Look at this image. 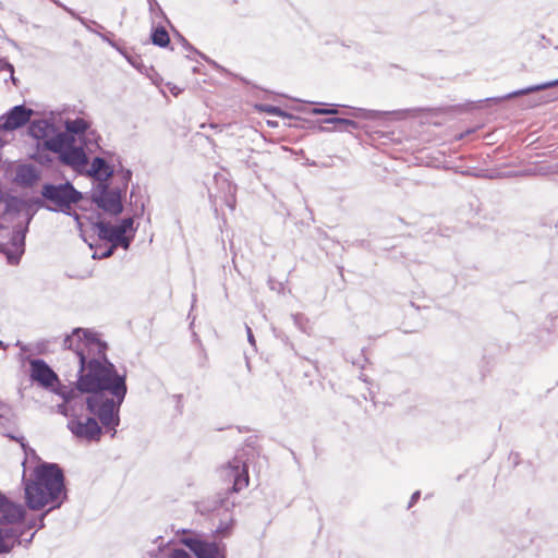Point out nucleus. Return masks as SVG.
Instances as JSON below:
<instances>
[{
  "label": "nucleus",
  "mask_w": 558,
  "mask_h": 558,
  "mask_svg": "<svg viewBox=\"0 0 558 558\" xmlns=\"http://www.w3.org/2000/svg\"><path fill=\"white\" fill-rule=\"evenodd\" d=\"M420 496H421V493L418 490L413 493V495L411 496L410 502H409V508H411L418 500Z\"/></svg>",
  "instance_id": "43"
},
{
  "label": "nucleus",
  "mask_w": 558,
  "mask_h": 558,
  "mask_svg": "<svg viewBox=\"0 0 558 558\" xmlns=\"http://www.w3.org/2000/svg\"><path fill=\"white\" fill-rule=\"evenodd\" d=\"M63 348L70 350L75 355L77 363L81 364L82 355L85 357V362L93 359L102 361L108 359L107 342L100 340L97 333L90 329L74 328L70 335H66L63 339Z\"/></svg>",
  "instance_id": "4"
},
{
  "label": "nucleus",
  "mask_w": 558,
  "mask_h": 558,
  "mask_svg": "<svg viewBox=\"0 0 558 558\" xmlns=\"http://www.w3.org/2000/svg\"><path fill=\"white\" fill-rule=\"evenodd\" d=\"M121 172H122V186H121V189L125 193L128 184H129V182L132 179V171L129 170V169H123Z\"/></svg>",
  "instance_id": "34"
},
{
  "label": "nucleus",
  "mask_w": 558,
  "mask_h": 558,
  "mask_svg": "<svg viewBox=\"0 0 558 558\" xmlns=\"http://www.w3.org/2000/svg\"><path fill=\"white\" fill-rule=\"evenodd\" d=\"M147 2H148V5H149V11H150L151 14L155 15V17L163 19V20H166L169 23L166 14L163 12V10L158 4L157 0H147Z\"/></svg>",
  "instance_id": "31"
},
{
  "label": "nucleus",
  "mask_w": 558,
  "mask_h": 558,
  "mask_svg": "<svg viewBox=\"0 0 558 558\" xmlns=\"http://www.w3.org/2000/svg\"><path fill=\"white\" fill-rule=\"evenodd\" d=\"M66 426L76 438L87 441H99L102 430L106 429L99 418L94 414L93 416H87L85 420H82L78 415L72 417ZM105 432L108 433L107 430ZM109 433L110 435L112 434V432Z\"/></svg>",
  "instance_id": "9"
},
{
  "label": "nucleus",
  "mask_w": 558,
  "mask_h": 558,
  "mask_svg": "<svg viewBox=\"0 0 558 558\" xmlns=\"http://www.w3.org/2000/svg\"><path fill=\"white\" fill-rule=\"evenodd\" d=\"M88 129L89 123L82 118L65 121V133L71 136L83 135Z\"/></svg>",
  "instance_id": "22"
},
{
  "label": "nucleus",
  "mask_w": 558,
  "mask_h": 558,
  "mask_svg": "<svg viewBox=\"0 0 558 558\" xmlns=\"http://www.w3.org/2000/svg\"><path fill=\"white\" fill-rule=\"evenodd\" d=\"M3 130H0V132H2ZM7 144V140H4L1 135H0V149Z\"/></svg>",
  "instance_id": "52"
},
{
  "label": "nucleus",
  "mask_w": 558,
  "mask_h": 558,
  "mask_svg": "<svg viewBox=\"0 0 558 558\" xmlns=\"http://www.w3.org/2000/svg\"><path fill=\"white\" fill-rule=\"evenodd\" d=\"M40 194L45 201L53 205H46V209L50 211H61L68 216H72L76 221L77 228L80 230L83 229L81 216L72 211V206L77 204L83 198V195L71 182L66 181L60 184L45 183L41 186Z\"/></svg>",
  "instance_id": "6"
},
{
  "label": "nucleus",
  "mask_w": 558,
  "mask_h": 558,
  "mask_svg": "<svg viewBox=\"0 0 558 558\" xmlns=\"http://www.w3.org/2000/svg\"><path fill=\"white\" fill-rule=\"evenodd\" d=\"M0 530H1V534L4 537V539L7 541V543L12 544V548L16 544H20L21 533H19L15 527L4 526V527H0Z\"/></svg>",
  "instance_id": "25"
},
{
  "label": "nucleus",
  "mask_w": 558,
  "mask_h": 558,
  "mask_svg": "<svg viewBox=\"0 0 558 558\" xmlns=\"http://www.w3.org/2000/svg\"><path fill=\"white\" fill-rule=\"evenodd\" d=\"M32 218L21 198L8 196L0 199V231L10 230V240L0 243V253L5 255L10 265H17L25 252V238Z\"/></svg>",
  "instance_id": "3"
},
{
  "label": "nucleus",
  "mask_w": 558,
  "mask_h": 558,
  "mask_svg": "<svg viewBox=\"0 0 558 558\" xmlns=\"http://www.w3.org/2000/svg\"><path fill=\"white\" fill-rule=\"evenodd\" d=\"M197 558H227V547L225 544L207 542L198 536H187L181 539Z\"/></svg>",
  "instance_id": "10"
},
{
  "label": "nucleus",
  "mask_w": 558,
  "mask_h": 558,
  "mask_svg": "<svg viewBox=\"0 0 558 558\" xmlns=\"http://www.w3.org/2000/svg\"><path fill=\"white\" fill-rule=\"evenodd\" d=\"M90 223L93 225L94 231L97 232V235L100 240H105L109 242L113 247H118V241L120 235L122 234L114 226L109 222H105L97 216L94 221L93 218H89Z\"/></svg>",
  "instance_id": "14"
},
{
  "label": "nucleus",
  "mask_w": 558,
  "mask_h": 558,
  "mask_svg": "<svg viewBox=\"0 0 558 558\" xmlns=\"http://www.w3.org/2000/svg\"><path fill=\"white\" fill-rule=\"evenodd\" d=\"M7 504V497L0 492V510L5 506Z\"/></svg>",
  "instance_id": "48"
},
{
  "label": "nucleus",
  "mask_w": 558,
  "mask_h": 558,
  "mask_svg": "<svg viewBox=\"0 0 558 558\" xmlns=\"http://www.w3.org/2000/svg\"><path fill=\"white\" fill-rule=\"evenodd\" d=\"M25 502L31 510H40L51 504L60 508L66 500L65 477L57 463L43 462L34 470V478L25 481Z\"/></svg>",
  "instance_id": "2"
},
{
  "label": "nucleus",
  "mask_w": 558,
  "mask_h": 558,
  "mask_svg": "<svg viewBox=\"0 0 558 558\" xmlns=\"http://www.w3.org/2000/svg\"><path fill=\"white\" fill-rule=\"evenodd\" d=\"M121 233L126 234L128 231L135 232L133 217L123 218L121 222L114 226Z\"/></svg>",
  "instance_id": "28"
},
{
  "label": "nucleus",
  "mask_w": 558,
  "mask_h": 558,
  "mask_svg": "<svg viewBox=\"0 0 558 558\" xmlns=\"http://www.w3.org/2000/svg\"><path fill=\"white\" fill-rule=\"evenodd\" d=\"M60 161L72 168H80L87 163V156L81 146L70 144L59 156Z\"/></svg>",
  "instance_id": "15"
},
{
  "label": "nucleus",
  "mask_w": 558,
  "mask_h": 558,
  "mask_svg": "<svg viewBox=\"0 0 558 558\" xmlns=\"http://www.w3.org/2000/svg\"><path fill=\"white\" fill-rule=\"evenodd\" d=\"M338 106L331 105L330 108H327L326 116H335L338 114L339 110L337 108Z\"/></svg>",
  "instance_id": "45"
},
{
  "label": "nucleus",
  "mask_w": 558,
  "mask_h": 558,
  "mask_svg": "<svg viewBox=\"0 0 558 558\" xmlns=\"http://www.w3.org/2000/svg\"><path fill=\"white\" fill-rule=\"evenodd\" d=\"M132 240H133V235L128 236L126 234L122 233L118 241V247L121 246L124 250H128L131 245Z\"/></svg>",
  "instance_id": "35"
},
{
  "label": "nucleus",
  "mask_w": 558,
  "mask_h": 558,
  "mask_svg": "<svg viewBox=\"0 0 558 558\" xmlns=\"http://www.w3.org/2000/svg\"><path fill=\"white\" fill-rule=\"evenodd\" d=\"M326 111H327V108H322L319 106L312 109V113H314V114H325L326 116Z\"/></svg>",
  "instance_id": "46"
},
{
  "label": "nucleus",
  "mask_w": 558,
  "mask_h": 558,
  "mask_svg": "<svg viewBox=\"0 0 558 558\" xmlns=\"http://www.w3.org/2000/svg\"><path fill=\"white\" fill-rule=\"evenodd\" d=\"M0 348H1V349H5V348H7V345H5V344L3 343V341H1V340H0Z\"/></svg>",
  "instance_id": "53"
},
{
  "label": "nucleus",
  "mask_w": 558,
  "mask_h": 558,
  "mask_svg": "<svg viewBox=\"0 0 558 558\" xmlns=\"http://www.w3.org/2000/svg\"><path fill=\"white\" fill-rule=\"evenodd\" d=\"M260 109L267 113H270V114H274L277 117L292 118L291 114H289L288 112H286L284 110H282L279 107H276V106L265 105V106H262Z\"/></svg>",
  "instance_id": "30"
},
{
  "label": "nucleus",
  "mask_w": 558,
  "mask_h": 558,
  "mask_svg": "<svg viewBox=\"0 0 558 558\" xmlns=\"http://www.w3.org/2000/svg\"><path fill=\"white\" fill-rule=\"evenodd\" d=\"M134 196V189L131 191V199L133 198Z\"/></svg>",
  "instance_id": "58"
},
{
  "label": "nucleus",
  "mask_w": 558,
  "mask_h": 558,
  "mask_svg": "<svg viewBox=\"0 0 558 558\" xmlns=\"http://www.w3.org/2000/svg\"><path fill=\"white\" fill-rule=\"evenodd\" d=\"M121 187H110L109 183H98L92 191L90 201L99 209L111 216H119L123 211Z\"/></svg>",
  "instance_id": "7"
},
{
  "label": "nucleus",
  "mask_w": 558,
  "mask_h": 558,
  "mask_svg": "<svg viewBox=\"0 0 558 558\" xmlns=\"http://www.w3.org/2000/svg\"><path fill=\"white\" fill-rule=\"evenodd\" d=\"M246 332H247V340L252 345H255V338L253 336L252 329L246 326Z\"/></svg>",
  "instance_id": "44"
},
{
  "label": "nucleus",
  "mask_w": 558,
  "mask_h": 558,
  "mask_svg": "<svg viewBox=\"0 0 558 558\" xmlns=\"http://www.w3.org/2000/svg\"><path fill=\"white\" fill-rule=\"evenodd\" d=\"M151 43L160 48H166L170 44V37L163 26L153 28L150 35Z\"/></svg>",
  "instance_id": "23"
},
{
  "label": "nucleus",
  "mask_w": 558,
  "mask_h": 558,
  "mask_svg": "<svg viewBox=\"0 0 558 558\" xmlns=\"http://www.w3.org/2000/svg\"><path fill=\"white\" fill-rule=\"evenodd\" d=\"M0 513L2 514L1 522L7 524H14L24 519L25 509L22 505L12 502L7 498V504L0 510Z\"/></svg>",
  "instance_id": "19"
},
{
  "label": "nucleus",
  "mask_w": 558,
  "mask_h": 558,
  "mask_svg": "<svg viewBox=\"0 0 558 558\" xmlns=\"http://www.w3.org/2000/svg\"><path fill=\"white\" fill-rule=\"evenodd\" d=\"M29 378L39 387L53 393H60L59 388H63L58 374L50 365L41 359L29 360Z\"/></svg>",
  "instance_id": "8"
},
{
  "label": "nucleus",
  "mask_w": 558,
  "mask_h": 558,
  "mask_svg": "<svg viewBox=\"0 0 558 558\" xmlns=\"http://www.w3.org/2000/svg\"><path fill=\"white\" fill-rule=\"evenodd\" d=\"M97 35H98V36H99L104 41L108 43L111 47H114V48L117 47V46H116V43H114L112 39H110V35H111V33H101V32H99V33H97Z\"/></svg>",
  "instance_id": "37"
},
{
  "label": "nucleus",
  "mask_w": 558,
  "mask_h": 558,
  "mask_svg": "<svg viewBox=\"0 0 558 558\" xmlns=\"http://www.w3.org/2000/svg\"><path fill=\"white\" fill-rule=\"evenodd\" d=\"M325 124H332L333 130L339 132H353L355 130L360 129L359 122L352 120V119H345V118H338V117H331L326 118L322 120ZM320 131L323 132H330L332 129L328 126H320Z\"/></svg>",
  "instance_id": "18"
},
{
  "label": "nucleus",
  "mask_w": 558,
  "mask_h": 558,
  "mask_svg": "<svg viewBox=\"0 0 558 558\" xmlns=\"http://www.w3.org/2000/svg\"><path fill=\"white\" fill-rule=\"evenodd\" d=\"M0 71H9L11 74L12 82L15 84V77L13 76L14 68L5 59H0Z\"/></svg>",
  "instance_id": "33"
},
{
  "label": "nucleus",
  "mask_w": 558,
  "mask_h": 558,
  "mask_svg": "<svg viewBox=\"0 0 558 558\" xmlns=\"http://www.w3.org/2000/svg\"><path fill=\"white\" fill-rule=\"evenodd\" d=\"M16 345L21 347V349H22V350H24V349H25V347H24V345H22L20 341H17V342H16Z\"/></svg>",
  "instance_id": "54"
},
{
  "label": "nucleus",
  "mask_w": 558,
  "mask_h": 558,
  "mask_svg": "<svg viewBox=\"0 0 558 558\" xmlns=\"http://www.w3.org/2000/svg\"><path fill=\"white\" fill-rule=\"evenodd\" d=\"M234 525V519L232 515H229L226 521H220L217 525L215 533L221 537H227L231 534Z\"/></svg>",
  "instance_id": "26"
},
{
  "label": "nucleus",
  "mask_w": 558,
  "mask_h": 558,
  "mask_svg": "<svg viewBox=\"0 0 558 558\" xmlns=\"http://www.w3.org/2000/svg\"><path fill=\"white\" fill-rule=\"evenodd\" d=\"M169 558H192L189 553L184 549H173L169 556Z\"/></svg>",
  "instance_id": "36"
},
{
  "label": "nucleus",
  "mask_w": 558,
  "mask_h": 558,
  "mask_svg": "<svg viewBox=\"0 0 558 558\" xmlns=\"http://www.w3.org/2000/svg\"><path fill=\"white\" fill-rule=\"evenodd\" d=\"M220 477L229 486L225 493L217 494L211 510L225 509L229 512L234 508V500L230 499V495L238 493L248 485V470L246 463L239 457H234L226 465L219 470Z\"/></svg>",
  "instance_id": "5"
},
{
  "label": "nucleus",
  "mask_w": 558,
  "mask_h": 558,
  "mask_svg": "<svg viewBox=\"0 0 558 558\" xmlns=\"http://www.w3.org/2000/svg\"><path fill=\"white\" fill-rule=\"evenodd\" d=\"M90 174L98 183H109L108 180L113 175V169L101 157H95L92 161Z\"/></svg>",
  "instance_id": "20"
},
{
  "label": "nucleus",
  "mask_w": 558,
  "mask_h": 558,
  "mask_svg": "<svg viewBox=\"0 0 558 558\" xmlns=\"http://www.w3.org/2000/svg\"><path fill=\"white\" fill-rule=\"evenodd\" d=\"M558 99V89L551 92L550 94L546 95V96H542L539 97L538 99H533L530 104H529V107H536L538 105H542V104H546V102H550V101H554Z\"/></svg>",
  "instance_id": "29"
},
{
  "label": "nucleus",
  "mask_w": 558,
  "mask_h": 558,
  "mask_svg": "<svg viewBox=\"0 0 558 558\" xmlns=\"http://www.w3.org/2000/svg\"><path fill=\"white\" fill-rule=\"evenodd\" d=\"M550 88H558V78L554 80V81H548L545 83L536 84V85H531L525 88H521V89L511 92L499 99L500 100L511 99L513 97H519V96H523V95H527L531 93L541 92V90H545V89H550Z\"/></svg>",
  "instance_id": "21"
},
{
  "label": "nucleus",
  "mask_w": 558,
  "mask_h": 558,
  "mask_svg": "<svg viewBox=\"0 0 558 558\" xmlns=\"http://www.w3.org/2000/svg\"><path fill=\"white\" fill-rule=\"evenodd\" d=\"M58 391L60 393L57 395L62 398L63 402L57 405V412L63 416H71V418L76 417L74 404L72 403L75 399L82 401V393L76 390V387L71 388L66 386L59 388Z\"/></svg>",
  "instance_id": "13"
},
{
  "label": "nucleus",
  "mask_w": 558,
  "mask_h": 558,
  "mask_svg": "<svg viewBox=\"0 0 558 558\" xmlns=\"http://www.w3.org/2000/svg\"><path fill=\"white\" fill-rule=\"evenodd\" d=\"M12 181L24 187L33 186L40 178L38 169L32 163H19L11 170Z\"/></svg>",
  "instance_id": "12"
},
{
  "label": "nucleus",
  "mask_w": 558,
  "mask_h": 558,
  "mask_svg": "<svg viewBox=\"0 0 558 558\" xmlns=\"http://www.w3.org/2000/svg\"><path fill=\"white\" fill-rule=\"evenodd\" d=\"M34 526H36V523L31 522V527H34Z\"/></svg>",
  "instance_id": "59"
},
{
  "label": "nucleus",
  "mask_w": 558,
  "mask_h": 558,
  "mask_svg": "<svg viewBox=\"0 0 558 558\" xmlns=\"http://www.w3.org/2000/svg\"><path fill=\"white\" fill-rule=\"evenodd\" d=\"M556 49H558V46L556 47Z\"/></svg>",
  "instance_id": "63"
},
{
  "label": "nucleus",
  "mask_w": 558,
  "mask_h": 558,
  "mask_svg": "<svg viewBox=\"0 0 558 558\" xmlns=\"http://www.w3.org/2000/svg\"><path fill=\"white\" fill-rule=\"evenodd\" d=\"M124 56H125V58L128 59V61H129L133 66L138 68V62H137L138 58H133V57H130V56H126V54H124Z\"/></svg>",
  "instance_id": "47"
},
{
  "label": "nucleus",
  "mask_w": 558,
  "mask_h": 558,
  "mask_svg": "<svg viewBox=\"0 0 558 558\" xmlns=\"http://www.w3.org/2000/svg\"><path fill=\"white\" fill-rule=\"evenodd\" d=\"M34 526H36V523L31 522V527H34Z\"/></svg>",
  "instance_id": "60"
},
{
  "label": "nucleus",
  "mask_w": 558,
  "mask_h": 558,
  "mask_svg": "<svg viewBox=\"0 0 558 558\" xmlns=\"http://www.w3.org/2000/svg\"><path fill=\"white\" fill-rule=\"evenodd\" d=\"M34 110L25 105H16L0 117V130L15 131L29 123Z\"/></svg>",
  "instance_id": "11"
},
{
  "label": "nucleus",
  "mask_w": 558,
  "mask_h": 558,
  "mask_svg": "<svg viewBox=\"0 0 558 558\" xmlns=\"http://www.w3.org/2000/svg\"><path fill=\"white\" fill-rule=\"evenodd\" d=\"M177 37L178 39L180 40V43L182 44V46L184 47L185 50L187 51H192L196 54H198L202 59H204L205 61L209 62V63H213L214 65H216V63L214 61H211L210 59H208L204 53H202L201 51H198L197 49H195L179 32H177Z\"/></svg>",
  "instance_id": "27"
},
{
  "label": "nucleus",
  "mask_w": 558,
  "mask_h": 558,
  "mask_svg": "<svg viewBox=\"0 0 558 558\" xmlns=\"http://www.w3.org/2000/svg\"><path fill=\"white\" fill-rule=\"evenodd\" d=\"M116 248L117 247H113L112 245H110V247H108L105 252H102L100 254L99 258H108V257L112 256Z\"/></svg>",
  "instance_id": "42"
},
{
  "label": "nucleus",
  "mask_w": 558,
  "mask_h": 558,
  "mask_svg": "<svg viewBox=\"0 0 558 558\" xmlns=\"http://www.w3.org/2000/svg\"><path fill=\"white\" fill-rule=\"evenodd\" d=\"M229 206L233 209L234 208V202L233 203H229Z\"/></svg>",
  "instance_id": "57"
},
{
  "label": "nucleus",
  "mask_w": 558,
  "mask_h": 558,
  "mask_svg": "<svg viewBox=\"0 0 558 558\" xmlns=\"http://www.w3.org/2000/svg\"><path fill=\"white\" fill-rule=\"evenodd\" d=\"M38 352H39V353H43V352H44V350H43L41 348H38Z\"/></svg>",
  "instance_id": "61"
},
{
  "label": "nucleus",
  "mask_w": 558,
  "mask_h": 558,
  "mask_svg": "<svg viewBox=\"0 0 558 558\" xmlns=\"http://www.w3.org/2000/svg\"><path fill=\"white\" fill-rule=\"evenodd\" d=\"M2 407H3V403L0 401V408H2Z\"/></svg>",
  "instance_id": "62"
},
{
  "label": "nucleus",
  "mask_w": 558,
  "mask_h": 558,
  "mask_svg": "<svg viewBox=\"0 0 558 558\" xmlns=\"http://www.w3.org/2000/svg\"><path fill=\"white\" fill-rule=\"evenodd\" d=\"M75 142L74 137L66 133H57L50 135L49 138L43 142V149L58 154L59 156L64 149Z\"/></svg>",
  "instance_id": "16"
},
{
  "label": "nucleus",
  "mask_w": 558,
  "mask_h": 558,
  "mask_svg": "<svg viewBox=\"0 0 558 558\" xmlns=\"http://www.w3.org/2000/svg\"><path fill=\"white\" fill-rule=\"evenodd\" d=\"M35 159L38 160L41 163H46V162L51 161L50 157L47 154H45L44 151H39V150L35 155Z\"/></svg>",
  "instance_id": "38"
},
{
  "label": "nucleus",
  "mask_w": 558,
  "mask_h": 558,
  "mask_svg": "<svg viewBox=\"0 0 558 558\" xmlns=\"http://www.w3.org/2000/svg\"><path fill=\"white\" fill-rule=\"evenodd\" d=\"M54 132L56 128L53 123L48 120L39 119L29 121L28 134L36 140H41L44 142Z\"/></svg>",
  "instance_id": "17"
},
{
  "label": "nucleus",
  "mask_w": 558,
  "mask_h": 558,
  "mask_svg": "<svg viewBox=\"0 0 558 558\" xmlns=\"http://www.w3.org/2000/svg\"><path fill=\"white\" fill-rule=\"evenodd\" d=\"M143 211H144V204L142 203L140 208L136 209L134 216H140L143 214Z\"/></svg>",
  "instance_id": "49"
},
{
  "label": "nucleus",
  "mask_w": 558,
  "mask_h": 558,
  "mask_svg": "<svg viewBox=\"0 0 558 558\" xmlns=\"http://www.w3.org/2000/svg\"><path fill=\"white\" fill-rule=\"evenodd\" d=\"M291 318H292L294 325L299 329H301L303 331L305 330V324L307 323V319H306V317L303 314H301V313L292 314Z\"/></svg>",
  "instance_id": "32"
},
{
  "label": "nucleus",
  "mask_w": 558,
  "mask_h": 558,
  "mask_svg": "<svg viewBox=\"0 0 558 558\" xmlns=\"http://www.w3.org/2000/svg\"><path fill=\"white\" fill-rule=\"evenodd\" d=\"M51 507L46 510L45 512H43L37 521V527L38 529H43L45 526V523H44V520H45V517L51 511Z\"/></svg>",
  "instance_id": "40"
},
{
  "label": "nucleus",
  "mask_w": 558,
  "mask_h": 558,
  "mask_svg": "<svg viewBox=\"0 0 558 558\" xmlns=\"http://www.w3.org/2000/svg\"><path fill=\"white\" fill-rule=\"evenodd\" d=\"M65 12L69 13L73 19L77 20L87 31L94 33L97 35L99 31L93 28V26L97 27L98 29H104V26L98 24L96 21L87 20L83 16H81L77 12H75L71 8H65Z\"/></svg>",
  "instance_id": "24"
},
{
  "label": "nucleus",
  "mask_w": 558,
  "mask_h": 558,
  "mask_svg": "<svg viewBox=\"0 0 558 558\" xmlns=\"http://www.w3.org/2000/svg\"><path fill=\"white\" fill-rule=\"evenodd\" d=\"M75 387L82 395L88 393L86 410L99 418L107 432H112L113 438L120 424V408L128 393L126 373H119L109 359L85 362L82 355Z\"/></svg>",
  "instance_id": "1"
},
{
  "label": "nucleus",
  "mask_w": 558,
  "mask_h": 558,
  "mask_svg": "<svg viewBox=\"0 0 558 558\" xmlns=\"http://www.w3.org/2000/svg\"><path fill=\"white\" fill-rule=\"evenodd\" d=\"M85 399H86V397L84 398V397L82 396V401H81L80 399H75V401H73V403H72V404H74V409H75V414H76V415H78V414H77L78 410H82L84 405L86 407Z\"/></svg>",
  "instance_id": "39"
},
{
  "label": "nucleus",
  "mask_w": 558,
  "mask_h": 558,
  "mask_svg": "<svg viewBox=\"0 0 558 558\" xmlns=\"http://www.w3.org/2000/svg\"><path fill=\"white\" fill-rule=\"evenodd\" d=\"M194 339H195V341L199 342V339L197 338L196 333H194Z\"/></svg>",
  "instance_id": "55"
},
{
  "label": "nucleus",
  "mask_w": 558,
  "mask_h": 558,
  "mask_svg": "<svg viewBox=\"0 0 558 558\" xmlns=\"http://www.w3.org/2000/svg\"><path fill=\"white\" fill-rule=\"evenodd\" d=\"M354 117L357 118H371L372 111H366L364 109H357V111L354 113Z\"/></svg>",
  "instance_id": "41"
},
{
  "label": "nucleus",
  "mask_w": 558,
  "mask_h": 558,
  "mask_svg": "<svg viewBox=\"0 0 558 558\" xmlns=\"http://www.w3.org/2000/svg\"><path fill=\"white\" fill-rule=\"evenodd\" d=\"M473 175L476 177V178H492L490 175L485 174L483 172H481V173H473Z\"/></svg>",
  "instance_id": "51"
},
{
  "label": "nucleus",
  "mask_w": 558,
  "mask_h": 558,
  "mask_svg": "<svg viewBox=\"0 0 558 558\" xmlns=\"http://www.w3.org/2000/svg\"><path fill=\"white\" fill-rule=\"evenodd\" d=\"M19 20L20 22L25 23V20L22 16H20Z\"/></svg>",
  "instance_id": "56"
},
{
  "label": "nucleus",
  "mask_w": 558,
  "mask_h": 558,
  "mask_svg": "<svg viewBox=\"0 0 558 558\" xmlns=\"http://www.w3.org/2000/svg\"><path fill=\"white\" fill-rule=\"evenodd\" d=\"M50 1L53 2L56 5L62 8L64 11H65V8H68L66 5L61 3L59 0H50Z\"/></svg>",
  "instance_id": "50"
}]
</instances>
